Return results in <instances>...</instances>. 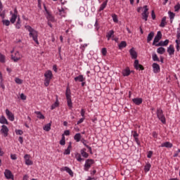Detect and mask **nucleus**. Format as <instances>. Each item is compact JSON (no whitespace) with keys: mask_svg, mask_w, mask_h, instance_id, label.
Wrapping results in <instances>:
<instances>
[{"mask_svg":"<svg viewBox=\"0 0 180 180\" xmlns=\"http://www.w3.org/2000/svg\"><path fill=\"white\" fill-rule=\"evenodd\" d=\"M44 130L45 131H50V130H51V123H48L46 124L44 127H43Z\"/></svg>","mask_w":180,"mask_h":180,"instance_id":"35","label":"nucleus"},{"mask_svg":"<svg viewBox=\"0 0 180 180\" xmlns=\"http://www.w3.org/2000/svg\"><path fill=\"white\" fill-rule=\"evenodd\" d=\"M94 27H95V29H96V30H99V27H100L99 23H95V24H94Z\"/></svg>","mask_w":180,"mask_h":180,"instance_id":"61","label":"nucleus"},{"mask_svg":"<svg viewBox=\"0 0 180 180\" xmlns=\"http://www.w3.org/2000/svg\"><path fill=\"white\" fill-rule=\"evenodd\" d=\"M101 53L103 56H106V54L108 53V50L106 49V48H103L101 49Z\"/></svg>","mask_w":180,"mask_h":180,"instance_id":"52","label":"nucleus"},{"mask_svg":"<svg viewBox=\"0 0 180 180\" xmlns=\"http://www.w3.org/2000/svg\"><path fill=\"white\" fill-rule=\"evenodd\" d=\"M176 39H180V27L177 28L176 31Z\"/></svg>","mask_w":180,"mask_h":180,"instance_id":"53","label":"nucleus"},{"mask_svg":"<svg viewBox=\"0 0 180 180\" xmlns=\"http://www.w3.org/2000/svg\"><path fill=\"white\" fill-rule=\"evenodd\" d=\"M85 151H86V149L83 148L80 150L81 153V155H82V157H84V158H88V157H89V155L88 153H86Z\"/></svg>","mask_w":180,"mask_h":180,"instance_id":"33","label":"nucleus"},{"mask_svg":"<svg viewBox=\"0 0 180 180\" xmlns=\"http://www.w3.org/2000/svg\"><path fill=\"white\" fill-rule=\"evenodd\" d=\"M169 43V40L165 39V41H160L159 43L155 44L156 47H164L165 46H168V44Z\"/></svg>","mask_w":180,"mask_h":180,"instance_id":"15","label":"nucleus"},{"mask_svg":"<svg viewBox=\"0 0 180 180\" xmlns=\"http://www.w3.org/2000/svg\"><path fill=\"white\" fill-rule=\"evenodd\" d=\"M129 53L133 60H136V58H137V52L134 50V48H131L129 50Z\"/></svg>","mask_w":180,"mask_h":180,"instance_id":"17","label":"nucleus"},{"mask_svg":"<svg viewBox=\"0 0 180 180\" xmlns=\"http://www.w3.org/2000/svg\"><path fill=\"white\" fill-rule=\"evenodd\" d=\"M92 164H94V160L88 159L85 161V164L84 166V171H89V168H91Z\"/></svg>","mask_w":180,"mask_h":180,"instance_id":"6","label":"nucleus"},{"mask_svg":"<svg viewBox=\"0 0 180 180\" xmlns=\"http://www.w3.org/2000/svg\"><path fill=\"white\" fill-rule=\"evenodd\" d=\"M68 102V106H69L70 108V109H72V101L70 99H68L67 100Z\"/></svg>","mask_w":180,"mask_h":180,"instance_id":"48","label":"nucleus"},{"mask_svg":"<svg viewBox=\"0 0 180 180\" xmlns=\"http://www.w3.org/2000/svg\"><path fill=\"white\" fill-rule=\"evenodd\" d=\"M127 46V43H126V41H122L119 44V49H124Z\"/></svg>","mask_w":180,"mask_h":180,"instance_id":"40","label":"nucleus"},{"mask_svg":"<svg viewBox=\"0 0 180 180\" xmlns=\"http://www.w3.org/2000/svg\"><path fill=\"white\" fill-rule=\"evenodd\" d=\"M106 37L108 41L115 37V31H113V30H110L108 32H107Z\"/></svg>","mask_w":180,"mask_h":180,"instance_id":"22","label":"nucleus"},{"mask_svg":"<svg viewBox=\"0 0 180 180\" xmlns=\"http://www.w3.org/2000/svg\"><path fill=\"white\" fill-rule=\"evenodd\" d=\"M0 63L2 64H5V63H6V56L2 54V53H0Z\"/></svg>","mask_w":180,"mask_h":180,"instance_id":"32","label":"nucleus"},{"mask_svg":"<svg viewBox=\"0 0 180 180\" xmlns=\"http://www.w3.org/2000/svg\"><path fill=\"white\" fill-rule=\"evenodd\" d=\"M153 39H154V32H151L148 34L147 43H150Z\"/></svg>","mask_w":180,"mask_h":180,"instance_id":"30","label":"nucleus"},{"mask_svg":"<svg viewBox=\"0 0 180 180\" xmlns=\"http://www.w3.org/2000/svg\"><path fill=\"white\" fill-rule=\"evenodd\" d=\"M108 4H106V2H103L101 5V6H100V8H99V11L101 12V11H103V9H105V8H106V6H107Z\"/></svg>","mask_w":180,"mask_h":180,"instance_id":"45","label":"nucleus"},{"mask_svg":"<svg viewBox=\"0 0 180 180\" xmlns=\"http://www.w3.org/2000/svg\"><path fill=\"white\" fill-rule=\"evenodd\" d=\"M0 132L1 134H3L4 137H8V134L9 133V129L8 128V127H6V125L3 124L1 126Z\"/></svg>","mask_w":180,"mask_h":180,"instance_id":"7","label":"nucleus"},{"mask_svg":"<svg viewBox=\"0 0 180 180\" xmlns=\"http://www.w3.org/2000/svg\"><path fill=\"white\" fill-rule=\"evenodd\" d=\"M133 137L138 146H140V140H139V134H137V131H134Z\"/></svg>","mask_w":180,"mask_h":180,"instance_id":"28","label":"nucleus"},{"mask_svg":"<svg viewBox=\"0 0 180 180\" xmlns=\"http://www.w3.org/2000/svg\"><path fill=\"white\" fill-rule=\"evenodd\" d=\"M152 68L154 74H158V72L161 71V68L160 67V65L156 63H153Z\"/></svg>","mask_w":180,"mask_h":180,"instance_id":"12","label":"nucleus"},{"mask_svg":"<svg viewBox=\"0 0 180 180\" xmlns=\"http://www.w3.org/2000/svg\"><path fill=\"white\" fill-rule=\"evenodd\" d=\"M152 59L154 60V61H160V58H158V56H157L156 53H153L152 55Z\"/></svg>","mask_w":180,"mask_h":180,"instance_id":"44","label":"nucleus"},{"mask_svg":"<svg viewBox=\"0 0 180 180\" xmlns=\"http://www.w3.org/2000/svg\"><path fill=\"white\" fill-rule=\"evenodd\" d=\"M4 176L6 178V179H13V174H12V172L11 170L6 169L4 171Z\"/></svg>","mask_w":180,"mask_h":180,"instance_id":"11","label":"nucleus"},{"mask_svg":"<svg viewBox=\"0 0 180 180\" xmlns=\"http://www.w3.org/2000/svg\"><path fill=\"white\" fill-rule=\"evenodd\" d=\"M143 11L142 13V19L147 22V19H148V7L147 6H143Z\"/></svg>","mask_w":180,"mask_h":180,"instance_id":"8","label":"nucleus"},{"mask_svg":"<svg viewBox=\"0 0 180 180\" xmlns=\"http://www.w3.org/2000/svg\"><path fill=\"white\" fill-rule=\"evenodd\" d=\"M23 58V55L19 52V51H16L14 53L11 54V60H13L14 63H18L20 60Z\"/></svg>","mask_w":180,"mask_h":180,"instance_id":"4","label":"nucleus"},{"mask_svg":"<svg viewBox=\"0 0 180 180\" xmlns=\"http://www.w3.org/2000/svg\"><path fill=\"white\" fill-rule=\"evenodd\" d=\"M6 115L8 120L11 122H13V120H15V115L8 109H6Z\"/></svg>","mask_w":180,"mask_h":180,"instance_id":"13","label":"nucleus"},{"mask_svg":"<svg viewBox=\"0 0 180 180\" xmlns=\"http://www.w3.org/2000/svg\"><path fill=\"white\" fill-rule=\"evenodd\" d=\"M58 15H60V16L65 18V15H67V13L65 12V9H64L63 8H58Z\"/></svg>","mask_w":180,"mask_h":180,"instance_id":"29","label":"nucleus"},{"mask_svg":"<svg viewBox=\"0 0 180 180\" xmlns=\"http://www.w3.org/2000/svg\"><path fill=\"white\" fill-rule=\"evenodd\" d=\"M0 86L2 88L3 91H5V84H4V82L1 81L0 83Z\"/></svg>","mask_w":180,"mask_h":180,"instance_id":"59","label":"nucleus"},{"mask_svg":"<svg viewBox=\"0 0 180 180\" xmlns=\"http://www.w3.org/2000/svg\"><path fill=\"white\" fill-rule=\"evenodd\" d=\"M65 96L67 100L71 99V89H70L69 86H67L66 88Z\"/></svg>","mask_w":180,"mask_h":180,"instance_id":"27","label":"nucleus"},{"mask_svg":"<svg viewBox=\"0 0 180 180\" xmlns=\"http://www.w3.org/2000/svg\"><path fill=\"white\" fill-rule=\"evenodd\" d=\"M84 120H85V117H82V118L79 119V121H77V124H81V123L84 122Z\"/></svg>","mask_w":180,"mask_h":180,"instance_id":"54","label":"nucleus"},{"mask_svg":"<svg viewBox=\"0 0 180 180\" xmlns=\"http://www.w3.org/2000/svg\"><path fill=\"white\" fill-rule=\"evenodd\" d=\"M20 96L22 101H26V96L23 93H22Z\"/></svg>","mask_w":180,"mask_h":180,"instance_id":"55","label":"nucleus"},{"mask_svg":"<svg viewBox=\"0 0 180 180\" xmlns=\"http://www.w3.org/2000/svg\"><path fill=\"white\" fill-rule=\"evenodd\" d=\"M44 85L45 86H49L50 85V81L53 78V72L51 70H47L44 73Z\"/></svg>","mask_w":180,"mask_h":180,"instance_id":"2","label":"nucleus"},{"mask_svg":"<svg viewBox=\"0 0 180 180\" xmlns=\"http://www.w3.org/2000/svg\"><path fill=\"white\" fill-rule=\"evenodd\" d=\"M82 136L80 133H77L74 136V140H75V141L77 143H79V141H81V139H82Z\"/></svg>","mask_w":180,"mask_h":180,"instance_id":"31","label":"nucleus"},{"mask_svg":"<svg viewBox=\"0 0 180 180\" xmlns=\"http://www.w3.org/2000/svg\"><path fill=\"white\" fill-rule=\"evenodd\" d=\"M75 82H84L85 81V77H84V75H80L76 77H75Z\"/></svg>","mask_w":180,"mask_h":180,"instance_id":"24","label":"nucleus"},{"mask_svg":"<svg viewBox=\"0 0 180 180\" xmlns=\"http://www.w3.org/2000/svg\"><path fill=\"white\" fill-rule=\"evenodd\" d=\"M80 141L82 143V144L84 145V147H86V148H88L90 154H92V148H91V146H89L86 144L88 143V141H86L84 139H82Z\"/></svg>","mask_w":180,"mask_h":180,"instance_id":"16","label":"nucleus"},{"mask_svg":"<svg viewBox=\"0 0 180 180\" xmlns=\"http://www.w3.org/2000/svg\"><path fill=\"white\" fill-rule=\"evenodd\" d=\"M162 37V34H161V31H158L153 39V46H155V44H157L155 43H158V41L161 40Z\"/></svg>","mask_w":180,"mask_h":180,"instance_id":"9","label":"nucleus"},{"mask_svg":"<svg viewBox=\"0 0 180 180\" xmlns=\"http://www.w3.org/2000/svg\"><path fill=\"white\" fill-rule=\"evenodd\" d=\"M11 160H18V157H16L15 154H11Z\"/></svg>","mask_w":180,"mask_h":180,"instance_id":"56","label":"nucleus"},{"mask_svg":"<svg viewBox=\"0 0 180 180\" xmlns=\"http://www.w3.org/2000/svg\"><path fill=\"white\" fill-rule=\"evenodd\" d=\"M134 66V68H136V70H144V68H143V65L139 63V60L137 59L135 60Z\"/></svg>","mask_w":180,"mask_h":180,"instance_id":"23","label":"nucleus"},{"mask_svg":"<svg viewBox=\"0 0 180 180\" xmlns=\"http://www.w3.org/2000/svg\"><path fill=\"white\" fill-rule=\"evenodd\" d=\"M0 123H1V124H3V125L4 124H9L8 120L4 115H1L0 117Z\"/></svg>","mask_w":180,"mask_h":180,"instance_id":"26","label":"nucleus"},{"mask_svg":"<svg viewBox=\"0 0 180 180\" xmlns=\"http://www.w3.org/2000/svg\"><path fill=\"white\" fill-rule=\"evenodd\" d=\"M35 115H37V118L38 119H44V115H43V114H41V112L40 111H35L34 112Z\"/></svg>","mask_w":180,"mask_h":180,"instance_id":"38","label":"nucleus"},{"mask_svg":"<svg viewBox=\"0 0 180 180\" xmlns=\"http://www.w3.org/2000/svg\"><path fill=\"white\" fill-rule=\"evenodd\" d=\"M60 146H65V136L64 134H62V139L60 141Z\"/></svg>","mask_w":180,"mask_h":180,"instance_id":"42","label":"nucleus"},{"mask_svg":"<svg viewBox=\"0 0 180 180\" xmlns=\"http://www.w3.org/2000/svg\"><path fill=\"white\" fill-rule=\"evenodd\" d=\"M80 113L82 117H85V110L82 109Z\"/></svg>","mask_w":180,"mask_h":180,"instance_id":"58","label":"nucleus"},{"mask_svg":"<svg viewBox=\"0 0 180 180\" xmlns=\"http://www.w3.org/2000/svg\"><path fill=\"white\" fill-rule=\"evenodd\" d=\"M156 115L158 119L160 120V122L163 124H165V123H167V120L165 119V115H164V111H162V109L157 108Z\"/></svg>","mask_w":180,"mask_h":180,"instance_id":"3","label":"nucleus"},{"mask_svg":"<svg viewBox=\"0 0 180 180\" xmlns=\"http://www.w3.org/2000/svg\"><path fill=\"white\" fill-rule=\"evenodd\" d=\"M71 148H72V143L70 142L67 149L65 150L63 153L64 155H70L71 153Z\"/></svg>","mask_w":180,"mask_h":180,"instance_id":"18","label":"nucleus"},{"mask_svg":"<svg viewBox=\"0 0 180 180\" xmlns=\"http://www.w3.org/2000/svg\"><path fill=\"white\" fill-rule=\"evenodd\" d=\"M24 160L25 161L26 165H33V161L30 160V155H25Z\"/></svg>","mask_w":180,"mask_h":180,"instance_id":"14","label":"nucleus"},{"mask_svg":"<svg viewBox=\"0 0 180 180\" xmlns=\"http://www.w3.org/2000/svg\"><path fill=\"white\" fill-rule=\"evenodd\" d=\"M122 75L124 77H129V75H130V69H129V68H127L125 70H124L122 71Z\"/></svg>","mask_w":180,"mask_h":180,"instance_id":"34","label":"nucleus"},{"mask_svg":"<svg viewBox=\"0 0 180 180\" xmlns=\"http://www.w3.org/2000/svg\"><path fill=\"white\" fill-rule=\"evenodd\" d=\"M167 53L169 56H174L175 53V49L174 48L173 45H169V46L167 48Z\"/></svg>","mask_w":180,"mask_h":180,"instance_id":"19","label":"nucleus"},{"mask_svg":"<svg viewBox=\"0 0 180 180\" xmlns=\"http://www.w3.org/2000/svg\"><path fill=\"white\" fill-rule=\"evenodd\" d=\"M15 84H18V85H22V84H23V80L20 79L19 77H15Z\"/></svg>","mask_w":180,"mask_h":180,"instance_id":"41","label":"nucleus"},{"mask_svg":"<svg viewBox=\"0 0 180 180\" xmlns=\"http://www.w3.org/2000/svg\"><path fill=\"white\" fill-rule=\"evenodd\" d=\"M57 106H58V102L56 101L55 102L51 107V110H53V109H56V108H57Z\"/></svg>","mask_w":180,"mask_h":180,"instance_id":"49","label":"nucleus"},{"mask_svg":"<svg viewBox=\"0 0 180 180\" xmlns=\"http://www.w3.org/2000/svg\"><path fill=\"white\" fill-rule=\"evenodd\" d=\"M15 134L18 136H22V134H23V131L21 129H15Z\"/></svg>","mask_w":180,"mask_h":180,"instance_id":"47","label":"nucleus"},{"mask_svg":"<svg viewBox=\"0 0 180 180\" xmlns=\"http://www.w3.org/2000/svg\"><path fill=\"white\" fill-rule=\"evenodd\" d=\"M75 158H76L77 161L79 162H82V161H84V158L81 157V154L79 153H76L75 155Z\"/></svg>","mask_w":180,"mask_h":180,"instance_id":"36","label":"nucleus"},{"mask_svg":"<svg viewBox=\"0 0 180 180\" xmlns=\"http://www.w3.org/2000/svg\"><path fill=\"white\" fill-rule=\"evenodd\" d=\"M172 143L169 141H166L165 143H162L160 146V147H165L166 148H172Z\"/></svg>","mask_w":180,"mask_h":180,"instance_id":"25","label":"nucleus"},{"mask_svg":"<svg viewBox=\"0 0 180 180\" xmlns=\"http://www.w3.org/2000/svg\"><path fill=\"white\" fill-rule=\"evenodd\" d=\"M44 11L46 12L45 15L46 19L49 20V22H54V17L50 12H49V10H47V8L46 7V5L44 4Z\"/></svg>","mask_w":180,"mask_h":180,"instance_id":"5","label":"nucleus"},{"mask_svg":"<svg viewBox=\"0 0 180 180\" xmlns=\"http://www.w3.org/2000/svg\"><path fill=\"white\" fill-rule=\"evenodd\" d=\"M180 9V4H177L176 6H174V11L179 12Z\"/></svg>","mask_w":180,"mask_h":180,"instance_id":"50","label":"nucleus"},{"mask_svg":"<svg viewBox=\"0 0 180 180\" xmlns=\"http://www.w3.org/2000/svg\"><path fill=\"white\" fill-rule=\"evenodd\" d=\"M150 168H151V165L150 163H147L144 167L145 172H148Z\"/></svg>","mask_w":180,"mask_h":180,"instance_id":"43","label":"nucleus"},{"mask_svg":"<svg viewBox=\"0 0 180 180\" xmlns=\"http://www.w3.org/2000/svg\"><path fill=\"white\" fill-rule=\"evenodd\" d=\"M63 134L64 136H70V130H65Z\"/></svg>","mask_w":180,"mask_h":180,"instance_id":"62","label":"nucleus"},{"mask_svg":"<svg viewBox=\"0 0 180 180\" xmlns=\"http://www.w3.org/2000/svg\"><path fill=\"white\" fill-rule=\"evenodd\" d=\"M112 20L115 22V23H117L119 22V20L117 19V15L116 14L112 15Z\"/></svg>","mask_w":180,"mask_h":180,"instance_id":"46","label":"nucleus"},{"mask_svg":"<svg viewBox=\"0 0 180 180\" xmlns=\"http://www.w3.org/2000/svg\"><path fill=\"white\" fill-rule=\"evenodd\" d=\"M147 157H148V158H151V157H153V151L150 150L148 153Z\"/></svg>","mask_w":180,"mask_h":180,"instance_id":"57","label":"nucleus"},{"mask_svg":"<svg viewBox=\"0 0 180 180\" xmlns=\"http://www.w3.org/2000/svg\"><path fill=\"white\" fill-rule=\"evenodd\" d=\"M132 102H134V103L135 105H141L143 103V98H134L132 99Z\"/></svg>","mask_w":180,"mask_h":180,"instance_id":"21","label":"nucleus"},{"mask_svg":"<svg viewBox=\"0 0 180 180\" xmlns=\"http://www.w3.org/2000/svg\"><path fill=\"white\" fill-rule=\"evenodd\" d=\"M151 16H152V19L154 20V19H155V13H154V11H152Z\"/></svg>","mask_w":180,"mask_h":180,"instance_id":"60","label":"nucleus"},{"mask_svg":"<svg viewBox=\"0 0 180 180\" xmlns=\"http://www.w3.org/2000/svg\"><path fill=\"white\" fill-rule=\"evenodd\" d=\"M173 157H180V149H178L174 154Z\"/></svg>","mask_w":180,"mask_h":180,"instance_id":"51","label":"nucleus"},{"mask_svg":"<svg viewBox=\"0 0 180 180\" xmlns=\"http://www.w3.org/2000/svg\"><path fill=\"white\" fill-rule=\"evenodd\" d=\"M157 53L158 54H164V53H165V49L164 47H159L158 49H157Z\"/></svg>","mask_w":180,"mask_h":180,"instance_id":"39","label":"nucleus"},{"mask_svg":"<svg viewBox=\"0 0 180 180\" xmlns=\"http://www.w3.org/2000/svg\"><path fill=\"white\" fill-rule=\"evenodd\" d=\"M168 15H169V18L170 19V23H172V22L174 21V18H175V13H174L171 11H169Z\"/></svg>","mask_w":180,"mask_h":180,"instance_id":"37","label":"nucleus"},{"mask_svg":"<svg viewBox=\"0 0 180 180\" xmlns=\"http://www.w3.org/2000/svg\"><path fill=\"white\" fill-rule=\"evenodd\" d=\"M175 43L176 45H179L180 44V38L179 39L177 38L175 41Z\"/></svg>","mask_w":180,"mask_h":180,"instance_id":"64","label":"nucleus"},{"mask_svg":"<svg viewBox=\"0 0 180 180\" xmlns=\"http://www.w3.org/2000/svg\"><path fill=\"white\" fill-rule=\"evenodd\" d=\"M10 14L11 15L10 21L12 23H15V22H16V19L18 18V10H16V8H15L14 13L12 11H11Z\"/></svg>","mask_w":180,"mask_h":180,"instance_id":"10","label":"nucleus"},{"mask_svg":"<svg viewBox=\"0 0 180 180\" xmlns=\"http://www.w3.org/2000/svg\"><path fill=\"white\" fill-rule=\"evenodd\" d=\"M61 171H66V172H68V174H69V175H70V176H74V172H72V170L68 167H64L61 169Z\"/></svg>","mask_w":180,"mask_h":180,"instance_id":"20","label":"nucleus"},{"mask_svg":"<svg viewBox=\"0 0 180 180\" xmlns=\"http://www.w3.org/2000/svg\"><path fill=\"white\" fill-rule=\"evenodd\" d=\"M18 141H20V144H23V137L20 136L18 138Z\"/></svg>","mask_w":180,"mask_h":180,"instance_id":"63","label":"nucleus"},{"mask_svg":"<svg viewBox=\"0 0 180 180\" xmlns=\"http://www.w3.org/2000/svg\"><path fill=\"white\" fill-rule=\"evenodd\" d=\"M25 29L27 30H28L30 37H31L32 39V40H34V41L36 43V44H39V39H38L39 32H37V31H36V30L32 28V27H30L29 25H26Z\"/></svg>","mask_w":180,"mask_h":180,"instance_id":"1","label":"nucleus"}]
</instances>
